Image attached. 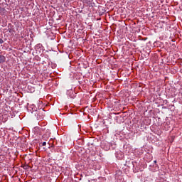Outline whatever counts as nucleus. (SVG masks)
Instances as JSON below:
<instances>
[{"label":"nucleus","instance_id":"1","mask_svg":"<svg viewBox=\"0 0 182 182\" xmlns=\"http://www.w3.org/2000/svg\"><path fill=\"white\" fill-rule=\"evenodd\" d=\"M5 60H6V57L0 54V64L4 63Z\"/></svg>","mask_w":182,"mask_h":182},{"label":"nucleus","instance_id":"5","mask_svg":"<svg viewBox=\"0 0 182 182\" xmlns=\"http://www.w3.org/2000/svg\"><path fill=\"white\" fill-rule=\"evenodd\" d=\"M154 163H157V161H154Z\"/></svg>","mask_w":182,"mask_h":182},{"label":"nucleus","instance_id":"4","mask_svg":"<svg viewBox=\"0 0 182 182\" xmlns=\"http://www.w3.org/2000/svg\"><path fill=\"white\" fill-rule=\"evenodd\" d=\"M42 146H46V142H43Z\"/></svg>","mask_w":182,"mask_h":182},{"label":"nucleus","instance_id":"3","mask_svg":"<svg viewBox=\"0 0 182 182\" xmlns=\"http://www.w3.org/2000/svg\"><path fill=\"white\" fill-rule=\"evenodd\" d=\"M0 43H4V40L2 38H0Z\"/></svg>","mask_w":182,"mask_h":182},{"label":"nucleus","instance_id":"2","mask_svg":"<svg viewBox=\"0 0 182 182\" xmlns=\"http://www.w3.org/2000/svg\"><path fill=\"white\" fill-rule=\"evenodd\" d=\"M48 137H49V134H48V135H46V134H45L43 136V139H44V140H46V139H48Z\"/></svg>","mask_w":182,"mask_h":182}]
</instances>
